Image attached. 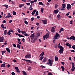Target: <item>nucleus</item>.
<instances>
[{"label":"nucleus","mask_w":75,"mask_h":75,"mask_svg":"<svg viewBox=\"0 0 75 75\" xmlns=\"http://www.w3.org/2000/svg\"><path fill=\"white\" fill-rule=\"evenodd\" d=\"M46 61H47V58L46 57L44 58L42 62H45Z\"/></svg>","instance_id":"obj_20"},{"label":"nucleus","mask_w":75,"mask_h":75,"mask_svg":"<svg viewBox=\"0 0 75 75\" xmlns=\"http://www.w3.org/2000/svg\"><path fill=\"white\" fill-rule=\"evenodd\" d=\"M37 35L38 36H40V34L39 33H37Z\"/></svg>","instance_id":"obj_59"},{"label":"nucleus","mask_w":75,"mask_h":75,"mask_svg":"<svg viewBox=\"0 0 75 75\" xmlns=\"http://www.w3.org/2000/svg\"><path fill=\"white\" fill-rule=\"evenodd\" d=\"M7 33V30H5V31H4V35H6Z\"/></svg>","instance_id":"obj_27"},{"label":"nucleus","mask_w":75,"mask_h":75,"mask_svg":"<svg viewBox=\"0 0 75 75\" xmlns=\"http://www.w3.org/2000/svg\"><path fill=\"white\" fill-rule=\"evenodd\" d=\"M47 35H45V36H43V38H46L47 37Z\"/></svg>","instance_id":"obj_46"},{"label":"nucleus","mask_w":75,"mask_h":75,"mask_svg":"<svg viewBox=\"0 0 75 75\" xmlns=\"http://www.w3.org/2000/svg\"><path fill=\"white\" fill-rule=\"evenodd\" d=\"M22 41L23 42H25V39L24 38L22 39Z\"/></svg>","instance_id":"obj_64"},{"label":"nucleus","mask_w":75,"mask_h":75,"mask_svg":"<svg viewBox=\"0 0 75 75\" xmlns=\"http://www.w3.org/2000/svg\"><path fill=\"white\" fill-rule=\"evenodd\" d=\"M59 12V10H54L53 11V13L55 14H56L58 13Z\"/></svg>","instance_id":"obj_7"},{"label":"nucleus","mask_w":75,"mask_h":75,"mask_svg":"<svg viewBox=\"0 0 75 75\" xmlns=\"http://www.w3.org/2000/svg\"><path fill=\"white\" fill-rule=\"evenodd\" d=\"M36 12V10H34L31 13V14L34 15Z\"/></svg>","instance_id":"obj_13"},{"label":"nucleus","mask_w":75,"mask_h":75,"mask_svg":"<svg viewBox=\"0 0 75 75\" xmlns=\"http://www.w3.org/2000/svg\"><path fill=\"white\" fill-rule=\"evenodd\" d=\"M60 10L62 11H64V10H65V9L64 8L62 7L60 9Z\"/></svg>","instance_id":"obj_32"},{"label":"nucleus","mask_w":75,"mask_h":75,"mask_svg":"<svg viewBox=\"0 0 75 75\" xmlns=\"http://www.w3.org/2000/svg\"><path fill=\"white\" fill-rule=\"evenodd\" d=\"M24 4H20L19 5V7L20 8H21L22 7L24 6Z\"/></svg>","instance_id":"obj_28"},{"label":"nucleus","mask_w":75,"mask_h":75,"mask_svg":"<svg viewBox=\"0 0 75 75\" xmlns=\"http://www.w3.org/2000/svg\"><path fill=\"white\" fill-rule=\"evenodd\" d=\"M48 75H52V74L51 72H49L48 74Z\"/></svg>","instance_id":"obj_55"},{"label":"nucleus","mask_w":75,"mask_h":75,"mask_svg":"<svg viewBox=\"0 0 75 75\" xmlns=\"http://www.w3.org/2000/svg\"><path fill=\"white\" fill-rule=\"evenodd\" d=\"M5 66V64L4 63H3V64H2L1 66V67H3L4 68Z\"/></svg>","instance_id":"obj_24"},{"label":"nucleus","mask_w":75,"mask_h":75,"mask_svg":"<svg viewBox=\"0 0 75 75\" xmlns=\"http://www.w3.org/2000/svg\"><path fill=\"white\" fill-rule=\"evenodd\" d=\"M13 15H16V13L15 11H13Z\"/></svg>","instance_id":"obj_36"},{"label":"nucleus","mask_w":75,"mask_h":75,"mask_svg":"<svg viewBox=\"0 0 75 75\" xmlns=\"http://www.w3.org/2000/svg\"><path fill=\"white\" fill-rule=\"evenodd\" d=\"M1 52L2 53V55H4V53H5V52H6V51H1Z\"/></svg>","instance_id":"obj_34"},{"label":"nucleus","mask_w":75,"mask_h":75,"mask_svg":"<svg viewBox=\"0 0 75 75\" xmlns=\"http://www.w3.org/2000/svg\"><path fill=\"white\" fill-rule=\"evenodd\" d=\"M13 46L14 47H16V45L15 44H13Z\"/></svg>","instance_id":"obj_53"},{"label":"nucleus","mask_w":75,"mask_h":75,"mask_svg":"<svg viewBox=\"0 0 75 75\" xmlns=\"http://www.w3.org/2000/svg\"><path fill=\"white\" fill-rule=\"evenodd\" d=\"M18 43L20 45H21V44H22V43H21V42L20 41L18 42Z\"/></svg>","instance_id":"obj_62"},{"label":"nucleus","mask_w":75,"mask_h":75,"mask_svg":"<svg viewBox=\"0 0 75 75\" xmlns=\"http://www.w3.org/2000/svg\"><path fill=\"white\" fill-rule=\"evenodd\" d=\"M72 69H71V71H74V69L75 70V67H72Z\"/></svg>","instance_id":"obj_25"},{"label":"nucleus","mask_w":75,"mask_h":75,"mask_svg":"<svg viewBox=\"0 0 75 75\" xmlns=\"http://www.w3.org/2000/svg\"><path fill=\"white\" fill-rule=\"evenodd\" d=\"M55 28L54 27H52V29L51 30L52 32L54 33L55 31Z\"/></svg>","instance_id":"obj_14"},{"label":"nucleus","mask_w":75,"mask_h":75,"mask_svg":"<svg viewBox=\"0 0 75 75\" xmlns=\"http://www.w3.org/2000/svg\"><path fill=\"white\" fill-rule=\"evenodd\" d=\"M6 50L7 51V52L8 53H10V49L8 48H6Z\"/></svg>","instance_id":"obj_18"},{"label":"nucleus","mask_w":75,"mask_h":75,"mask_svg":"<svg viewBox=\"0 0 75 75\" xmlns=\"http://www.w3.org/2000/svg\"><path fill=\"white\" fill-rule=\"evenodd\" d=\"M26 4L27 5H30V3H27Z\"/></svg>","instance_id":"obj_63"},{"label":"nucleus","mask_w":75,"mask_h":75,"mask_svg":"<svg viewBox=\"0 0 75 75\" xmlns=\"http://www.w3.org/2000/svg\"><path fill=\"white\" fill-rule=\"evenodd\" d=\"M49 63L50 64V66H52V64L53 63V61L52 60H51V59H49L48 60Z\"/></svg>","instance_id":"obj_4"},{"label":"nucleus","mask_w":75,"mask_h":75,"mask_svg":"<svg viewBox=\"0 0 75 75\" xmlns=\"http://www.w3.org/2000/svg\"><path fill=\"white\" fill-rule=\"evenodd\" d=\"M39 5H41L42 6L43 5V4L42 2H40L39 3Z\"/></svg>","instance_id":"obj_35"},{"label":"nucleus","mask_w":75,"mask_h":75,"mask_svg":"<svg viewBox=\"0 0 75 75\" xmlns=\"http://www.w3.org/2000/svg\"><path fill=\"white\" fill-rule=\"evenodd\" d=\"M26 62H29V63H32V61L30 60H25Z\"/></svg>","instance_id":"obj_15"},{"label":"nucleus","mask_w":75,"mask_h":75,"mask_svg":"<svg viewBox=\"0 0 75 75\" xmlns=\"http://www.w3.org/2000/svg\"><path fill=\"white\" fill-rule=\"evenodd\" d=\"M58 5H57V4H56V5L55 6V7L56 8H57V7L58 6Z\"/></svg>","instance_id":"obj_60"},{"label":"nucleus","mask_w":75,"mask_h":75,"mask_svg":"<svg viewBox=\"0 0 75 75\" xmlns=\"http://www.w3.org/2000/svg\"><path fill=\"white\" fill-rule=\"evenodd\" d=\"M72 67H74L75 64H74V63H72Z\"/></svg>","instance_id":"obj_48"},{"label":"nucleus","mask_w":75,"mask_h":75,"mask_svg":"<svg viewBox=\"0 0 75 75\" xmlns=\"http://www.w3.org/2000/svg\"><path fill=\"white\" fill-rule=\"evenodd\" d=\"M41 12L42 13H43V10H44V8H41Z\"/></svg>","instance_id":"obj_37"},{"label":"nucleus","mask_w":75,"mask_h":75,"mask_svg":"<svg viewBox=\"0 0 75 75\" xmlns=\"http://www.w3.org/2000/svg\"><path fill=\"white\" fill-rule=\"evenodd\" d=\"M10 17L12 18V16L11 15V13H8V15L5 17V18H10Z\"/></svg>","instance_id":"obj_5"},{"label":"nucleus","mask_w":75,"mask_h":75,"mask_svg":"<svg viewBox=\"0 0 75 75\" xmlns=\"http://www.w3.org/2000/svg\"><path fill=\"white\" fill-rule=\"evenodd\" d=\"M4 6H5L6 8H8V6L7 5H4Z\"/></svg>","instance_id":"obj_52"},{"label":"nucleus","mask_w":75,"mask_h":75,"mask_svg":"<svg viewBox=\"0 0 75 75\" xmlns=\"http://www.w3.org/2000/svg\"><path fill=\"white\" fill-rule=\"evenodd\" d=\"M34 36V34H32L30 36V38H31L33 39Z\"/></svg>","instance_id":"obj_17"},{"label":"nucleus","mask_w":75,"mask_h":75,"mask_svg":"<svg viewBox=\"0 0 75 75\" xmlns=\"http://www.w3.org/2000/svg\"><path fill=\"white\" fill-rule=\"evenodd\" d=\"M21 33L22 34V35H24V33H26L25 31H21Z\"/></svg>","instance_id":"obj_38"},{"label":"nucleus","mask_w":75,"mask_h":75,"mask_svg":"<svg viewBox=\"0 0 75 75\" xmlns=\"http://www.w3.org/2000/svg\"><path fill=\"white\" fill-rule=\"evenodd\" d=\"M44 57L43 56H41L40 57V58H39V60H41L42 61V59H43Z\"/></svg>","instance_id":"obj_31"},{"label":"nucleus","mask_w":75,"mask_h":75,"mask_svg":"<svg viewBox=\"0 0 75 75\" xmlns=\"http://www.w3.org/2000/svg\"><path fill=\"white\" fill-rule=\"evenodd\" d=\"M4 40V37H0V42H3Z\"/></svg>","instance_id":"obj_11"},{"label":"nucleus","mask_w":75,"mask_h":75,"mask_svg":"<svg viewBox=\"0 0 75 75\" xmlns=\"http://www.w3.org/2000/svg\"><path fill=\"white\" fill-rule=\"evenodd\" d=\"M36 25L38 26L39 25V24H40L39 23H36Z\"/></svg>","instance_id":"obj_57"},{"label":"nucleus","mask_w":75,"mask_h":75,"mask_svg":"<svg viewBox=\"0 0 75 75\" xmlns=\"http://www.w3.org/2000/svg\"><path fill=\"white\" fill-rule=\"evenodd\" d=\"M64 49V48L62 46L60 47V49L59 50V52L60 54H62L63 52V50Z\"/></svg>","instance_id":"obj_1"},{"label":"nucleus","mask_w":75,"mask_h":75,"mask_svg":"<svg viewBox=\"0 0 75 75\" xmlns=\"http://www.w3.org/2000/svg\"><path fill=\"white\" fill-rule=\"evenodd\" d=\"M20 29H18V33H21V31H20Z\"/></svg>","instance_id":"obj_58"},{"label":"nucleus","mask_w":75,"mask_h":75,"mask_svg":"<svg viewBox=\"0 0 75 75\" xmlns=\"http://www.w3.org/2000/svg\"><path fill=\"white\" fill-rule=\"evenodd\" d=\"M62 6L64 8H65L66 7V4H62Z\"/></svg>","instance_id":"obj_22"},{"label":"nucleus","mask_w":75,"mask_h":75,"mask_svg":"<svg viewBox=\"0 0 75 75\" xmlns=\"http://www.w3.org/2000/svg\"><path fill=\"white\" fill-rule=\"evenodd\" d=\"M22 72L23 73V74L24 75H27V73L25 71H22Z\"/></svg>","instance_id":"obj_30"},{"label":"nucleus","mask_w":75,"mask_h":75,"mask_svg":"<svg viewBox=\"0 0 75 75\" xmlns=\"http://www.w3.org/2000/svg\"><path fill=\"white\" fill-rule=\"evenodd\" d=\"M42 21L43 22V23L44 24H47V20H42Z\"/></svg>","instance_id":"obj_8"},{"label":"nucleus","mask_w":75,"mask_h":75,"mask_svg":"<svg viewBox=\"0 0 75 75\" xmlns=\"http://www.w3.org/2000/svg\"><path fill=\"white\" fill-rule=\"evenodd\" d=\"M59 36V34L58 33H57L56 35L54 36V38L55 40L57 39L58 37Z\"/></svg>","instance_id":"obj_6"},{"label":"nucleus","mask_w":75,"mask_h":75,"mask_svg":"<svg viewBox=\"0 0 75 75\" xmlns=\"http://www.w3.org/2000/svg\"><path fill=\"white\" fill-rule=\"evenodd\" d=\"M15 69H16V71L17 70H18V68L17 67H15Z\"/></svg>","instance_id":"obj_44"},{"label":"nucleus","mask_w":75,"mask_h":75,"mask_svg":"<svg viewBox=\"0 0 75 75\" xmlns=\"http://www.w3.org/2000/svg\"><path fill=\"white\" fill-rule=\"evenodd\" d=\"M16 71L18 73H20L21 71H20V70H19V69H18V70H17V71Z\"/></svg>","instance_id":"obj_56"},{"label":"nucleus","mask_w":75,"mask_h":75,"mask_svg":"<svg viewBox=\"0 0 75 75\" xmlns=\"http://www.w3.org/2000/svg\"><path fill=\"white\" fill-rule=\"evenodd\" d=\"M12 75H15V73L13 72H12L11 73Z\"/></svg>","instance_id":"obj_49"},{"label":"nucleus","mask_w":75,"mask_h":75,"mask_svg":"<svg viewBox=\"0 0 75 75\" xmlns=\"http://www.w3.org/2000/svg\"><path fill=\"white\" fill-rule=\"evenodd\" d=\"M25 23L27 25L28 24V22L26 21H25Z\"/></svg>","instance_id":"obj_47"},{"label":"nucleus","mask_w":75,"mask_h":75,"mask_svg":"<svg viewBox=\"0 0 75 75\" xmlns=\"http://www.w3.org/2000/svg\"><path fill=\"white\" fill-rule=\"evenodd\" d=\"M68 47H69V48H71V45L69 44L68 46Z\"/></svg>","instance_id":"obj_42"},{"label":"nucleus","mask_w":75,"mask_h":75,"mask_svg":"<svg viewBox=\"0 0 75 75\" xmlns=\"http://www.w3.org/2000/svg\"><path fill=\"white\" fill-rule=\"evenodd\" d=\"M64 29L63 28H61L60 30V31H59V33H61L62 31H64Z\"/></svg>","instance_id":"obj_19"},{"label":"nucleus","mask_w":75,"mask_h":75,"mask_svg":"<svg viewBox=\"0 0 75 75\" xmlns=\"http://www.w3.org/2000/svg\"><path fill=\"white\" fill-rule=\"evenodd\" d=\"M67 8L68 10H71V6L70 4H67Z\"/></svg>","instance_id":"obj_3"},{"label":"nucleus","mask_w":75,"mask_h":75,"mask_svg":"<svg viewBox=\"0 0 75 75\" xmlns=\"http://www.w3.org/2000/svg\"><path fill=\"white\" fill-rule=\"evenodd\" d=\"M32 4H31L29 8V9L30 10H32L33 9V8H32Z\"/></svg>","instance_id":"obj_21"},{"label":"nucleus","mask_w":75,"mask_h":75,"mask_svg":"<svg viewBox=\"0 0 75 75\" xmlns=\"http://www.w3.org/2000/svg\"><path fill=\"white\" fill-rule=\"evenodd\" d=\"M24 35H25V36H29V35H28V34H27V33H25L24 34Z\"/></svg>","instance_id":"obj_43"},{"label":"nucleus","mask_w":75,"mask_h":75,"mask_svg":"<svg viewBox=\"0 0 75 75\" xmlns=\"http://www.w3.org/2000/svg\"><path fill=\"white\" fill-rule=\"evenodd\" d=\"M6 23V21L5 20H4V21H3V22H2V23Z\"/></svg>","instance_id":"obj_50"},{"label":"nucleus","mask_w":75,"mask_h":75,"mask_svg":"<svg viewBox=\"0 0 75 75\" xmlns=\"http://www.w3.org/2000/svg\"><path fill=\"white\" fill-rule=\"evenodd\" d=\"M15 34L16 35L20 37L21 38V37H24V36L22 35H21L20 34L17 33H15Z\"/></svg>","instance_id":"obj_10"},{"label":"nucleus","mask_w":75,"mask_h":75,"mask_svg":"<svg viewBox=\"0 0 75 75\" xmlns=\"http://www.w3.org/2000/svg\"><path fill=\"white\" fill-rule=\"evenodd\" d=\"M55 61H58V59L57 56H55Z\"/></svg>","instance_id":"obj_26"},{"label":"nucleus","mask_w":75,"mask_h":75,"mask_svg":"<svg viewBox=\"0 0 75 75\" xmlns=\"http://www.w3.org/2000/svg\"><path fill=\"white\" fill-rule=\"evenodd\" d=\"M34 18L32 17L31 18V20L32 21H34Z\"/></svg>","instance_id":"obj_39"},{"label":"nucleus","mask_w":75,"mask_h":75,"mask_svg":"<svg viewBox=\"0 0 75 75\" xmlns=\"http://www.w3.org/2000/svg\"><path fill=\"white\" fill-rule=\"evenodd\" d=\"M35 14L37 16H38V11H36Z\"/></svg>","instance_id":"obj_40"},{"label":"nucleus","mask_w":75,"mask_h":75,"mask_svg":"<svg viewBox=\"0 0 75 75\" xmlns=\"http://www.w3.org/2000/svg\"><path fill=\"white\" fill-rule=\"evenodd\" d=\"M31 54H30V53H28L27 54V55H26L25 56V58L26 59H30L31 58Z\"/></svg>","instance_id":"obj_2"},{"label":"nucleus","mask_w":75,"mask_h":75,"mask_svg":"<svg viewBox=\"0 0 75 75\" xmlns=\"http://www.w3.org/2000/svg\"><path fill=\"white\" fill-rule=\"evenodd\" d=\"M75 40V37L74 36H71L70 37V40Z\"/></svg>","instance_id":"obj_9"},{"label":"nucleus","mask_w":75,"mask_h":75,"mask_svg":"<svg viewBox=\"0 0 75 75\" xmlns=\"http://www.w3.org/2000/svg\"><path fill=\"white\" fill-rule=\"evenodd\" d=\"M72 48L74 49H75V45H73L72 46Z\"/></svg>","instance_id":"obj_51"},{"label":"nucleus","mask_w":75,"mask_h":75,"mask_svg":"<svg viewBox=\"0 0 75 75\" xmlns=\"http://www.w3.org/2000/svg\"><path fill=\"white\" fill-rule=\"evenodd\" d=\"M38 38V37L35 36L33 37V40H37Z\"/></svg>","instance_id":"obj_12"},{"label":"nucleus","mask_w":75,"mask_h":75,"mask_svg":"<svg viewBox=\"0 0 75 75\" xmlns=\"http://www.w3.org/2000/svg\"><path fill=\"white\" fill-rule=\"evenodd\" d=\"M7 34L8 35H10L11 34V33L10 32V31L9 30V31L8 32Z\"/></svg>","instance_id":"obj_33"},{"label":"nucleus","mask_w":75,"mask_h":75,"mask_svg":"<svg viewBox=\"0 0 75 75\" xmlns=\"http://www.w3.org/2000/svg\"><path fill=\"white\" fill-rule=\"evenodd\" d=\"M61 68H62V71H64L65 70V68H64V67L63 66H62L61 67Z\"/></svg>","instance_id":"obj_29"},{"label":"nucleus","mask_w":75,"mask_h":75,"mask_svg":"<svg viewBox=\"0 0 75 75\" xmlns=\"http://www.w3.org/2000/svg\"><path fill=\"white\" fill-rule=\"evenodd\" d=\"M1 27L2 28H4V24H2L1 25Z\"/></svg>","instance_id":"obj_45"},{"label":"nucleus","mask_w":75,"mask_h":75,"mask_svg":"<svg viewBox=\"0 0 75 75\" xmlns=\"http://www.w3.org/2000/svg\"><path fill=\"white\" fill-rule=\"evenodd\" d=\"M57 18H60V15L59 14L57 15Z\"/></svg>","instance_id":"obj_54"},{"label":"nucleus","mask_w":75,"mask_h":75,"mask_svg":"<svg viewBox=\"0 0 75 75\" xmlns=\"http://www.w3.org/2000/svg\"><path fill=\"white\" fill-rule=\"evenodd\" d=\"M31 69V67H29L28 69V71H30Z\"/></svg>","instance_id":"obj_41"},{"label":"nucleus","mask_w":75,"mask_h":75,"mask_svg":"<svg viewBox=\"0 0 75 75\" xmlns=\"http://www.w3.org/2000/svg\"><path fill=\"white\" fill-rule=\"evenodd\" d=\"M69 44V43H67L66 44V45L67 46H69V44Z\"/></svg>","instance_id":"obj_61"},{"label":"nucleus","mask_w":75,"mask_h":75,"mask_svg":"<svg viewBox=\"0 0 75 75\" xmlns=\"http://www.w3.org/2000/svg\"><path fill=\"white\" fill-rule=\"evenodd\" d=\"M44 54V51L42 52L40 54L39 57H40L41 56H43Z\"/></svg>","instance_id":"obj_16"},{"label":"nucleus","mask_w":75,"mask_h":75,"mask_svg":"<svg viewBox=\"0 0 75 75\" xmlns=\"http://www.w3.org/2000/svg\"><path fill=\"white\" fill-rule=\"evenodd\" d=\"M17 47L18 48H19V49H20L21 48V46L20 44H18L17 45Z\"/></svg>","instance_id":"obj_23"}]
</instances>
